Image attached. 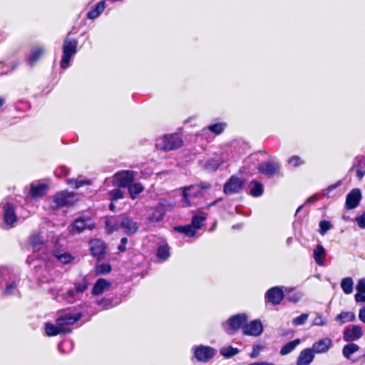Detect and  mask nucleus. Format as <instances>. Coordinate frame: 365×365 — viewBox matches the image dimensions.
<instances>
[{"label": "nucleus", "mask_w": 365, "mask_h": 365, "mask_svg": "<svg viewBox=\"0 0 365 365\" xmlns=\"http://www.w3.org/2000/svg\"><path fill=\"white\" fill-rule=\"evenodd\" d=\"M20 277L7 267H0V291L4 296L21 297Z\"/></svg>", "instance_id": "f257e3e1"}, {"label": "nucleus", "mask_w": 365, "mask_h": 365, "mask_svg": "<svg viewBox=\"0 0 365 365\" xmlns=\"http://www.w3.org/2000/svg\"><path fill=\"white\" fill-rule=\"evenodd\" d=\"M88 289V282L85 278L81 279L74 284V288L68 290L66 293L58 294V301H64L68 304H73L80 300Z\"/></svg>", "instance_id": "f03ea898"}, {"label": "nucleus", "mask_w": 365, "mask_h": 365, "mask_svg": "<svg viewBox=\"0 0 365 365\" xmlns=\"http://www.w3.org/2000/svg\"><path fill=\"white\" fill-rule=\"evenodd\" d=\"M106 225L108 232L110 233L118 230L120 227L123 229L124 232L128 235L134 234L138 230L137 223L128 217H123L120 225L116 222L115 218H110L106 221Z\"/></svg>", "instance_id": "7ed1b4c3"}, {"label": "nucleus", "mask_w": 365, "mask_h": 365, "mask_svg": "<svg viewBox=\"0 0 365 365\" xmlns=\"http://www.w3.org/2000/svg\"><path fill=\"white\" fill-rule=\"evenodd\" d=\"M182 145V140L178 134L165 135L156 140L155 146L164 151L178 149Z\"/></svg>", "instance_id": "20e7f679"}, {"label": "nucleus", "mask_w": 365, "mask_h": 365, "mask_svg": "<svg viewBox=\"0 0 365 365\" xmlns=\"http://www.w3.org/2000/svg\"><path fill=\"white\" fill-rule=\"evenodd\" d=\"M78 41L74 38L66 37L63 43V55L61 67L63 69L69 66L71 58L77 53Z\"/></svg>", "instance_id": "39448f33"}, {"label": "nucleus", "mask_w": 365, "mask_h": 365, "mask_svg": "<svg viewBox=\"0 0 365 365\" xmlns=\"http://www.w3.org/2000/svg\"><path fill=\"white\" fill-rule=\"evenodd\" d=\"M135 178L134 173L130 170H122L115 173L112 178H106L105 185H109L112 183L115 187H128L133 182Z\"/></svg>", "instance_id": "423d86ee"}, {"label": "nucleus", "mask_w": 365, "mask_h": 365, "mask_svg": "<svg viewBox=\"0 0 365 365\" xmlns=\"http://www.w3.org/2000/svg\"><path fill=\"white\" fill-rule=\"evenodd\" d=\"M0 217H1L9 227H12L16 222L17 217L14 203L4 199L0 203Z\"/></svg>", "instance_id": "0eeeda50"}, {"label": "nucleus", "mask_w": 365, "mask_h": 365, "mask_svg": "<svg viewBox=\"0 0 365 365\" xmlns=\"http://www.w3.org/2000/svg\"><path fill=\"white\" fill-rule=\"evenodd\" d=\"M76 201V199L73 192L63 190L53 196L51 207L53 210H57L63 207H68L73 205Z\"/></svg>", "instance_id": "6e6552de"}, {"label": "nucleus", "mask_w": 365, "mask_h": 365, "mask_svg": "<svg viewBox=\"0 0 365 365\" xmlns=\"http://www.w3.org/2000/svg\"><path fill=\"white\" fill-rule=\"evenodd\" d=\"M95 227L93 220L88 217H79L68 227L70 234H80L86 230H91Z\"/></svg>", "instance_id": "1a4fd4ad"}, {"label": "nucleus", "mask_w": 365, "mask_h": 365, "mask_svg": "<svg viewBox=\"0 0 365 365\" xmlns=\"http://www.w3.org/2000/svg\"><path fill=\"white\" fill-rule=\"evenodd\" d=\"M247 317L245 314H238L231 317L226 322L222 324L224 330L229 334L233 331L238 330L245 325Z\"/></svg>", "instance_id": "9d476101"}, {"label": "nucleus", "mask_w": 365, "mask_h": 365, "mask_svg": "<svg viewBox=\"0 0 365 365\" xmlns=\"http://www.w3.org/2000/svg\"><path fill=\"white\" fill-rule=\"evenodd\" d=\"M81 317V314L79 313H65L56 319V322L62 327L64 334H67L71 332V329L68 327L74 324Z\"/></svg>", "instance_id": "9b49d317"}, {"label": "nucleus", "mask_w": 365, "mask_h": 365, "mask_svg": "<svg viewBox=\"0 0 365 365\" xmlns=\"http://www.w3.org/2000/svg\"><path fill=\"white\" fill-rule=\"evenodd\" d=\"M202 190L199 185H190L183 190L182 205L184 207L191 206L194 202L192 200L202 195Z\"/></svg>", "instance_id": "f8f14e48"}, {"label": "nucleus", "mask_w": 365, "mask_h": 365, "mask_svg": "<svg viewBox=\"0 0 365 365\" xmlns=\"http://www.w3.org/2000/svg\"><path fill=\"white\" fill-rule=\"evenodd\" d=\"M244 181L239 177L232 175L224 185V192L232 195L240 192L243 186Z\"/></svg>", "instance_id": "ddd939ff"}, {"label": "nucleus", "mask_w": 365, "mask_h": 365, "mask_svg": "<svg viewBox=\"0 0 365 365\" xmlns=\"http://www.w3.org/2000/svg\"><path fill=\"white\" fill-rule=\"evenodd\" d=\"M194 353L198 361L206 362L215 355L216 351L212 347L200 345L195 348Z\"/></svg>", "instance_id": "4468645a"}, {"label": "nucleus", "mask_w": 365, "mask_h": 365, "mask_svg": "<svg viewBox=\"0 0 365 365\" xmlns=\"http://www.w3.org/2000/svg\"><path fill=\"white\" fill-rule=\"evenodd\" d=\"M361 200V192L358 188H354L348 193L346 197L345 207L347 210L356 208Z\"/></svg>", "instance_id": "2eb2a0df"}, {"label": "nucleus", "mask_w": 365, "mask_h": 365, "mask_svg": "<svg viewBox=\"0 0 365 365\" xmlns=\"http://www.w3.org/2000/svg\"><path fill=\"white\" fill-rule=\"evenodd\" d=\"M243 334L249 336H257L263 331V327L259 320H253L242 327Z\"/></svg>", "instance_id": "dca6fc26"}, {"label": "nucleus", "mask_w": 365, "mask_h": 365, "mask_svg": "<svg viewBox=\"0 0 365 365\" xmlns=\"http://www.w3.org/2000/svg\"><path fill=\"white\" fill-rule=\"evenodd\" d=\"M283 298L284 293L279 287H272L265 294V299L273 305L279 304Z\"/></svg>", "instance_id": "f3484780"}, {"label": "nucleus", "mask_w": 365, "mask_h": 365, "mask_svg": "<svg viewBox=\"0 0 365 365\" xmlns=\"http://www.w3.org/2000/svg\"><path fill=\"white\" fill-rule=\"evenodd\" d=\"M257 169L259 173L268 177H272L279 170V166L275 162H263L258 165Z\"/></svg>", "instance_id": "a211bd4d"}, {"label": "nucleus", "mask_w": 365, "mask_h": 365, "mask_svg": "<svg viewBox=\"0 0 365 365\" xmlns=\"http://www.w3.org/2000/svg\"><path fill=\"white\" fill-rule=\"evenodd\" d=\"M363 336L361 327L354 325L351 329H346L344 331L343 339L345 341H353L359 339Z\"/></svg>", "instance_id": "6ab92c4d"}, {"label": "nucleus", "mask_w": 365, "mask_h": 365, "mask_svg": "<svg viewBox=\"0 0 365 365\" xmlns=\"http://www.w3.org/2000/svg\"><path fill=\"white\" fill-rule=\"evenodd\" d=\"M48 186L46 183L34 182L31 184L30 195L33 198L42 197L48 191Z\"/></svg>", "instance_id": "aec40b11"}, {"label": "nucleus", "mask_w": 365, "mask_h": 365, "mask_svg": "<svg viewBox=\"0 0 365 365\" xmlns=\"http://www.w3.org/2000/svg\"><path fill=\"white\" fill-rule=\"evenodd\" d=\"M314 358V353L311 348L303 349L299 354L297 365H309Z\"/></svg>", "instance_id": "412c9836"}, {"label": "nucleus", "mask_w": 365, "mask_h": 365, "mask_svg": "<svg viewBox=\"0 0 365 365\" xmlns=\"http://www.w3.org/2000/svg\"><path fill=\"white\" fill-rule=\"evenodd\" d=\"M331 345V340L329 338H323L312 344V349L314 353H326Z\"/></svg>", "instance_id": "4be33fe9"}, {"label": "nucleus", "mask_w": 365, "mask_h": 365, "mask_svg": "<svg viewBox=\"0 0 365 365\" xmlns=\"http://www.w3.org/2000/svg\"><path fill=\"white\" fill-rule=\"evenodd\" d=\"M29 245L32 247L34 252H39L45 247V240L40 233H33L29 237Z\"/></svg>", "instance_id": "5701e85b"}, {"label": "nucleus", "mask_w": 365, "mask_h": 365, "mask_svg": "<svg viewBox=\"0 0 365 365\" xmlns=\"http://www.w3.org/2000/svg\"><path fill=\"white\" fill-rule=\"evenodd\" d=\"M104 242L100 240L95 239L90 242V249L93 256L101 257L105 252Z\"/></svg>", "instance_id": "b1692460"}, {"label": "nucleus", "mask_w": 365, "mask_h": 365, "mask_svg": "<svg viewBox=\"0 0 365 365\" xmlns=\"http://www.w3.org/2000/svg\"><path fill=\"white\" fill-rule=\"evenodd\" d=\"M314 259L316 263L319 265L322 266L324 264V260L326 258V250L324 247L318 244L313 252Z\"/></svg>", "instance_id": "393cba45"}, {"label": "nucleus", "mask_w": 365, "mask_h": 365, "mask_svg": "<svg viewBox=\"0 0 365 365\" xmlns=\"http://www.w3.org/2000/svg\"><path fill=\"white\" fill-rule=\"evenodd\" d=\"M53 255L57 260L64 264L72 263L74 260V257H73L70 253L62 250H55Z\"/></svg>", "instance_id": "a878e982"}, {"label": "nucleus", "mask_w": 365, "mask_h": 365, "mask_svg": "<svg viewBox=\"0 0 365 365\" xmlns=\"http://www.w3.org/2000/svg\"><path fill=\"white\" fill-rule=\"evenodd\" d=\"M106 8V3L104 1L98 2L87 14V17L89 19H95L98 17Z\"/></svg>", "instance_id": "bb28decb"}, {"label": "nucleus", "mask_w": 365, "mask_h": 365, "mask_svg": "<svg viewBox=\"0 0 365 365\" xmlns=\"http://www.w3.org/2000/svg\"><path fill=\"white\" fill-rule=\"evenodd\" d=\"M44 52V49L41 46H36L31 49L30 54L27 57L28 63L30 66H33L36 63L42 54Z\"/></svg>", "instance_id": "cd10ccee"}, {"label": "nucleus", "mask_w": 365, "mask_h": 365, "mask_svg": "<svg viewBox=\"0 0 365 365\" xmlns=\"http://www.w3.org/2000/svg\"><path fill=\"white\" fill-rule=\"evenodd\" d=\"M110 284L104 279H99L96 282L93 289L92 294L94 295L101 294L106 289H108Z\"/></svg>", "instance_id": "c85d7f7f"}, {"label": "nucleus", "mask_w": 365, "mask_h": 365, "mask_svg": "<svg viewBox=\"0 0 365 365\" xmlns=\"http://www.w3.org/2000/svg\"><path fill=\"white\" fill-rule=\"evenodd\" d=\"M335 320L339 322L340 324L346 322H351L356 320V316L352 312H342L336 316Z\"/></svg>", "instance_id": "c756f323"}, {"label": "nucleus", "mask_w": 365, "mask_h": 365, "mask_svg": "<svg viewBox=\"0 0 365 365\" xmlns=\"http://www.w3.org/2000/svg\"><path fill=\"white\" fill-rule=\"evenodd\" d=\"M357 292L355 294V300L357 302H365V279H361L356 285Z\"/></svg>", "instance_id": "7c9ffc66"}, {"label": "nucleus", "mask_w": 365, "mask_h": 365, "mask_svg": "<svg viewBox=\"0 0 365 365\" xmlns=\"http://www.w3.org/2000/svg\"><path fill=\"white\" fill-rule=\"evenodd\" d=\"M45 331L48 336H56L61 333L64 334L62 327L59 326L57 323L56 324L46 323L45 325Z\"/></svg>", "instance_id": "2f4dec72"}, {"label": "nucleus", "mask_w": 365, "mask_h": 365, "mask_svg": "<svg viewBox=\"0 0 365 365\" xmlns=\"http://www.w3.org/2000/svg\"><path fill=\"white\" fill-rule=\"evenodd\" d=\"M165 215V211L162 206L155 207L153 213L149 216L148 220L151 222H158L161 221Z\"/></svg>", "instance_id": "473e14b6"}, {"label": "nucleus", "mask_w": 365, "mask_h": 365, "mask_svg": "<svg viewBox=\"0 0 365 365\" xmlns=\"http://www.w3.org/2000/svg\"><path fill=\"white\" fill-rule=\"evenodd\" d=\"M300 339H296L293 341L287 343L281 348L280 354L282 356H284L291 353L300 344Z\"/></svg>", "instance_id": "72a5a7b5"}, {"label": "nucleus", "mask_w": 365, "mask_h": 365, "mask_svg": "<svg viewBox=\"0 0 365 365\" xmlns=\"http://www.w3.org/2000/svg\"><path fill=\"white\" fill-rule=\"evenodd\" d=\"M250 195L253 197H259L263 193V187L262 183L252 180L250 182Z\"/></svg>", "instance_id": "f704fd0d"}, {"label": "nucleus", "mask_w": 365, "mask_h": 365, "mask_svg": "<svg viewBox=\"0 0 365 365\" xmlns=\"http://www.w3.org/2000/svg\"><path fill=\"white\" fill-rule=\"evenodd\" d=\"M359 350V346L356 344L349 343L346 344L342 349L343 356L349 359L351 356Z\"/></svg>", "instance_id": "c9c22d12"}, {"label": "nucleus", "mask_w": 365, "mask_h": 365, "mask_svg": "<svg viewBox=\"0 0 365 365\" xmlns=\"http://www.w3.org/2000/svg\"><path fill=\"white\" fill-rule=\"evenodd\" d=\"M128 188L130 197L133 200H135L137 196L143 190V187L140 183L133 182L128 185Z\"/></svg>", "instance_id": "e433bc0d"}, {"label": "nucleus", "mask_w": 365, "mask_h": 365, "mask_svg": "<svg viewBox=\"0 0 365 365\" xmlns=\"http://www.w3.org/2000/svg\"><path fill=\"white\" fill-rule=\"evenodd\" d=\"M353 284L352 279L351 277H346L342 279L341 287L345 294H349L353 292Z\"/></svg>", "instance_id": "4c0bfd02"}, {"label": "nucleus", "mask_w": 365, "mask_h": 365, "mask_svg": "<svg viewBox=\"0 0 365 365\" xmlns=\"http://www.w3.org/2000/svg\"><path fill=\"white\" fill-rule=\"evenodd\" d=\"M157 256L159 259L166 260L170 257V251L168 245H160L157 250Z\"/></svg>", "instance_id": "58836bf2"}, {"label": "nucleus", "mask_w": 365, "mask_h": 365, "mask_svg": "<svg viewBox=\"0 0 365 365\" xmlns=\"http://www.w3.org/2000/svg\"><path fill=\"white\" fill-rule=\"evenodd\" d=\"M175 230L179 232L185 234L187 237H193L196 233V230L192 225L176 226Z\"/></svg>", "instance_id": "ea45409f"}, {"label": "nucleus", "mask_w": 365, "mask_h": 365, "mask_svg": "<svg viewBox=\"0 0 365 365\" xmlns=\"http://www.w3.org/2000/svg\"><path fill=\"white\" fill-rule=\"evenodd\" d=\"M226 127V123H217L215 124L210 125L207 127V129L215 135L221 134Z\"/></svg>", "instance_id": "a19ab883"}, {"label": "nucleus", "mask_w": 365, "mask_h": 365, "mask_svg": "<svg viewBox=\"0 0 365 365\" xmlns=\"http://www.w3.org/2000/svg\"><path fill=\"white\" fill-rule=\"evenodd\" d=\"M239 352V349L237 348H234L232 346H227L222 348L220 350V354L225 358H230L233 356L236 355Z\"/></svg>", "instance_id": "79ce46f5"}, {"label": "nucleus", "mask_w": 365, "mask_h": 365, "mask_svg": "<svg viewBox=\"0 0 365 365\" xmlns=\"http://www.w3.org/2000/svg\"><path fill=\"white\" fill-rule=\"evenodd\" d=\"M66 182L68 185H70L71 186H73L75 188H78V187H81L82 186H83L84 185H90L91 184V180H76V179H73V178H71V179H67L66 180Z\"/></svg>", "instance_id": "37998d69"}, {"label": "nucleus", "mask_w": 365, "mask_h": 365, "mask_svg": "<svg viewBox=\"0 0 365 365\" xmlns=\"http://www.w3.org/2000/svg\"><path fill=\"white\" fill-rule=\"evenodd\" d=\"M109 199L112 201H116L123 198V193L120 189H114L108 192Z\"/></svg>", "instance_id": "c03bdc74"}, {"label": "nucleus", "mask_w": 365, "mask_h": 365, "mask_svg": "<svg viewBox=\"0 0 365 365\" xmlns=\"http://www.w3.org/2000/svg\"><path fill=\"white\" fill-rule=\"evenodd\" d=\"M205 219L206 217L203 215L194 216L192 220V226L195 230L200 228Z\"/></svg>", "instance_id": "a18cd8bd"}, {"label": "nucleus", "mask_w": 365, "mask_h": 365, "mask_svg": "<svg viewBox=\"0 0 365 365\" xmlns=\"http://www.w3.org/2000/svg\"><path fill=\"white\" fill-rule=\"evenodd\" d=\"M354 168H361V169L365 168V156H363V155L357 156L355 158L354 165L350 169V171H351Z\"/></svg>", "instance_id": "49530a36"}, {"label": "nucleus", "mask_w": 365, "mask_h": 365, "mask_svg": "<svg viewBox=\"0 0 365 365\" xmlns=\"http://www.w3.org/2000/svg\"><path fill=\"white\" fill-rule=\"evenodd\" d=\"M287 163L289 166L293 168H296L304 164V161L297 155H294L289 158Z\"/></svg>", "instance_id": "de8ad7c7"}, {"label": "nucleus", "mask_w": 365, "mask_h": 365, "mask_svg": "<svg viewBox=\"0 0 365 365\" xmlns=\"http://www.w3.org/2000/svg\"><path fill=\"white\" fill-rule=\"evenodd\" d=\"M302 292L290 291L287 294V299L289 302H297L302 299Z\"/></svg>", "instance_id": "09e8293b"}, {"label": "nucleus", "mask_w": 365, "mask_h": 365, "mask_svg": "<svg viewBox=\"0 0 365 365\" xmlns=\"http://www.w3.org/2000/svg\"><path fill=\"white\" fill-rule=\"evenodd\" d=\"M308 314H302L299 317L294 318L292 321V324L295 326H299L304 324L308 319Z\"/></svg>", "instance_id": "8fccbe9b"}, {"label": "nucleus", "mask_w": 365, "mask_h": 365, "mask_svg": "<svg viewBox=\"0 0 365 365\" xmlns=\"http://www.w3.org/2000/svg\"><path fill=\"white\" fill-rule=\"evenodd\" d=\"M223 160L221 159H217L216 160L209 161L206 164V168L211 170H216L219 168V166L222 164Z\"/></svg>", "instance_id": "3c124183"}, {"label": "nucleus", "mask_w": 365, "mask_h": 365, "mask_svg": "<svg viewBox=\"0 0 365 365\" xmlns=\"http://www.w3.org/2000/svg\"><path fill=\"white\" fill-rule=\"evenodd\" d=\"M319 232L324 235L328 230L331 228V225L329 221L322 220L319 222Z\"/></svg>", "instance_id": "603ef678"}, {"label": "nucleus", "mask_w": 365, "mask_h": 365, "mask_svg": "<svg viewBox=\"0 0 365 365\" xmlns=\"http://www.w3.org/2000/svg\"><path fill=\"white\" fill-rule=\"evenodd\" d=\"M69 173V169L65 165L58 166L55 170V175L58 178H61L67 175Z\"/></svg>", "instance_id": "864d4df0"}, {"label": "nucleus", "mask_w": 365, "mask_h": 365, "mask_svg": "<svg viewBox=\"0 0 365 365\" xmlns=\"http://www.w3.org/2000/svg\"><path fill=\"white\" fill-rule=\"evenodd\" d=\"M327 319L323 318L321 314H317V316L313 319L312 325L314 326H325L327 324Z\"/></svg>", "instance_id": "5fc2aeb1"}, {"label": "nucleus", "mask_w": 365, "mask_h": 365, "mask_svg": "<svg viewBox=\"0 0 365 365\" xmlns=\"http://www.w3.org/2000/svg\"><path fill=\"white\" fill-rule=\"evenodd\" d=\"M111 267L108 264H101L97 266L96 271L100 274H107L110 272Z\"/></svg>", "instance_id": "6e6d98bb"}, {"label": "nucleus", "mask_w": 365, "mask_h": 365, "mask_svg": "<svg viewBox=\"0 0 365 365\" xmlns=\"http://www.w3.org/2000/svg\"><path fill=\"white\" fill-rule=\"evenodd\" d=\"M262 347L260 345L255 344L252 346V351L251 354H250V358L255 359L257 358L259 355L260 351L262 350Z\"/></svg>", "instance_id": "4d7b16f0"}, {"label": "nucleus", "mask_w": 365, "mask_h": 365, "mask_svg": "<svg viewBox=\"0 0 365 365\" xmlns=\"http://www.w3.org/2000/svg\"><path fill=\"white\" fill-rule=\"evenodd\" d=\"M356 222L360 228L365 229V213L356 217Z\"/></svg>", "instance_id": "13d9d810"}, {"label": "nucleus", "mask_w": 365, "mask_h": 365, "mask_svg": "<svg viewBox=\"0 0 365 365\" xmlns=\"http://www.w3.org/2000/svg\"><path fill=\"white\" fill-rule=\"evenodd\" d=\"M128 242V239L126 237H123L120 240V243L118 247V249L120 252H124L126 249V244Z\"/></svg>", "instance_id": "bf43d9fd"}, {"label": "nucleus", "mask_w": 365, "mask_h": 365, "mask_svg": "<svg viewBox=\"0 0 365 365\" xmlns=\"http://www.w3.org/2000/svg\"><path fill=\"white\" fill-rule=\"evenodd\" d=\"M359 319L361 322L365 324V306L359 309Z\"/></svg>", "instance_id": "052dcab7"}, {"label": "nucleus", "mask_w": 365, "mask_h": 365, "mask_svg": "<svg viewBox=\"0 0 365 365\" xmlns=\"http://www.w3.org/2000/svg\"><path fill=\"white\" fill-rule=\"evenodd\" d=\"M356 177L359 180H361L365 175L364 169L356 168Z\"/></svg>", "instance_id": "680f3d73"}, {"label": "nucleus", "mask_w": 365, "mask_h": 365, "mask_svg": "<svg viewBox=\"0 0 365 365\" xmlns=\"http://www.w3.org/2000/svg\"><path fill=\"white\" fill-rule=\"evenodd\" d=\"M317 197L315 195L309 197L307 200L306 203H312L317 200Z\"/></svg>", "instance_id": "e2e57ef3"}, {"label": "nucleus", "mask_w": 365, "mask_h": 365, "mask_svg": "<svg viewBox=\"0 0 365 365\" xmlns=\"http://www.w3.org/2000/svg\"><path fill=\"white\" fill-rule=\"evenodd\" d=\"M199 186L200 187V190H202V189H208L211 187L209 183L206 182L201 183Z\"/></svg>", "instance_id": "0e129e2a"}, {"label": "nucleus", "mask_w": 365, "mask_h": 365, "mask_svg": "<svg viewBox=\"0 0 365 365\" xmlns=\"http://www.w3.org/2000/svg\"><path fill=\"white\" fill-rule=\"evenodd\" d=\"M101 303H105V305H103V308L105 309H108L110 306V302L109 301H103V302H101Z\"/></svg>", "instance_id": "69168bd1"}, {"label": "nucleus", "mask_w": 365, "mask_h": 365, "mask_svg": "<svg viewBox=\"0 0 365 365\" xmlns=\"http://www.w3.org/2000/svg\"><path fill=\"white\" fill-rule=\"evenodd\" d=\"M5 103V98L0 96V108L4 106Z\"/></svg>", "instance_id": "338daca9"}, {"label": "nucleus", "mask_w": 365, "mask_h": 365, "mask_svg": "<svg viewBox=\"0 0 365 365\" xmlns=\"http://www.w3.org/2000/svg\"><path fill=\"white\" fill-rule=\"evenodd\" d=\"M109 209L111 210V211H114L115 210V205L113 204V202L111 201L110 205H109Z\"/></svg>", "instance_id": "774afa93"}]
</instances>
